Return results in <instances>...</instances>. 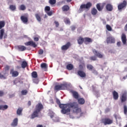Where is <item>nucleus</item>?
I'll use <instances>...</instances> for the list:
<instances>
[{
    "label": "nucleus",
    "instance_id": "obj_59",
    "mask_svg": "<svg viewBox=\"0 0 127 127\" xmlns=\"http://www.w3.org/2000/svg\"><path fill=\"white\" fill-rule=\"evenodd\" d=\"M28 106H31V101H29L28 102Z\"/></svg>",
    "mask_w": 127,
    "mask_h": 127
},
{
    "label": "nucleus",
    "instance_id": "obj_52",
    "mask_svg": "<svg viewBox=\"0 0 127 127\" xmlns=\"http://www.w3.org/2000/svg\"><path fill=\"white\" fill-rule=\"evenodd\" d=\"M79 67L80 70H84V67H83V65L80 64Z\"/></svg>",
    "mask_w": 127,
    "mask_h": 127
},
{
    "label": "nucleus",
    "instance_id": "obj_39",
    "mask_svg": "<svg viewBox=\"0 0 127 127\" xmlns=\"http://www.w3.org/2000/svg\"><path fill=\"white\" fill-rule=\"evenodd\" d=\"M124 113L125 115H127V106L126 104L124 105Z\"/></svg>",
    "mask_w": 127,
    "mask_h": 127
},
{
    "label": "nucleus",
    "instance_id": "obj_33",
    "mask_svg": "<svg viewBox=\"0 0 127 127\" xmlns=\"http://www.w3.org/2000/svg\"><path fill=\"white\" fill-rule=\"evenodd\" d=\"M86 42H88L89 43H91L93 42V40H92V39L88 37L84 38V43H86Z\"/></svg>",
    "mask_w": 127,
    "mask_h": 127
},
{
    "label": "nucleus",
    "instance_id": "obj_21",
    "mask_svg": "<svg viewBox=\"0 0 127 127\" xmlns=\"http://www.w3.org/2000/svg\"><path fill=\"white\" fill-rule=\"evenodd\" d=\"M18 123V119L17 118H15L12 123L11 124V127H16Z\"/></svg>",
    "mask_w": 127,
    "mask_h": 127
},
{
    "label": "nucleus",
    "instance_id": "obj_35",
    "mask_svg": "<svg viewBox=\"0 0 127 127\" xmlns=\"http://www.w3.org/2000/svg\"><path fill=\"white\" fill-rule=\"evenodd\" d=\"M19 10H25L26 9V7L25 6V5L21 4L19 7Z\"/></svg>",
    "mask_w": 127,
    "mask_h": 127
},
{
    "label": "nucleus",
    "instance_id": "obj_6",
    "mask_svg": "<svg viewBox=\"0 0 127 127\" xmlns=\"http://www.w3.org/2000/svg\"><path fill=\"white\" fill-rule=\"evenodd\" d=\"M106 42L107 44H112L113 43H115L116 39L114 37L112 36H110L108 37L106 39Z\"/></svg>",
    "mask_w": 127,
    "mask_h": 127
},
{
    "label": "nucleus",
    "instance_id": "obj_50",
    "mask_svg": "<svg viewBox=\"0 0 127 127\" xmlns=\"http://www.w3.org/2000/svg\"><path fill=\"white\" fill-rule=\"evenodd\" d=\"M4 70L5 71H8L9 70V66L6 65L4 67Z\"/></svg>",
    "mask_w": 127,
    "mask_h": 127
},
{
    "label": "nucleus",
    "instance_id": "obj_25",
    "mask_svg": "<svg viewBox=\"0 0 127 127\" xmlns=\"http://www.w3.org/2000/svg\"><path fill=\"white\" fill-rule=\"evenodd\" d=\"M70 9V7L68 5H64L62 7L63 11H68Z\"/></svg>",
    "mask_w": 127,
    "mask_h": 127
},
{
    "label": "nucleus",
    "instance_id": "obj_31",
    "mask_svg": "<svg viewBox=\"0 0 127 127\" xmlns=\"http://www.w3.org/2000/svg\"><path fill=\"white\" fill-rule=\"evenodd\" d=\"M86 68L89 71H92V70H94V66L92 64H87Z\"/></svg>",
    "mask_w": 127,
    "mask_h": 127
},
{
    "label": "nucleus",
    "instance_id": "obj_37",
    "mask_svg": "<svg viewBox=\"0 0 127 127\" xmlns=\"http://www.w3.org/2000/svg\"><path fill=\"white\" fill-rule=\"evenodd\" d=\"M9 9L12 11H14L16 9V6L15 5H10L9 6Z\"/></svg>",
    "mask_w": 127,
    "mask_h": 127
},
{
    "label": "nucleus",
    "instance_id": "obj_10",
    "mask_svg": "<svg viewBox=\"0 0 127 127\" xmlns=\"http://www.w3.org/2000/svg\"><path fill=\"white\" fill-rule=\"evenodd\" d=\"M25 45H26V46H32V47H34V48L37 47V45H36V43L33 42V41H30L25 43Z\"/></svg>",
    "mask_w": 127,
    "mask_h": 127
},
{
    "label": "nucleus",
    "instance_id": "obj_15",
    "mask_svg": "<svg viewBox=\"0 0 127 127\" xmlns=\"http://www.w3.org/2000/svg\"><path fill=\"white\" fill-rule=\"evenodd\" d=\"M20 19L23 23H27L28 22V17L26 16H21Z\"/></svg>",
    "mask_w": 127,
    "mask_h": 127
},
{
    "label": "nucleus",
    "instance_id": "obj_32",
    "mask_svg": "<svg viewBox=\"0 0 127 127\" xmlns=\"http://www.w3.org/2000/svg\"><path fill=\"white\" fill-rule=\"evenodd\" d=\"M78 102L80 105H84L85 104V99L83 98H79L78 99Z\"/></svg>",
    "mask_w": 127,
    "mask_h": 127
},
{
    "label": "nucleus",
    "instance_id": "obj_29",
    "mask_svg": "<svg viewBox=\"0 0 127 127\" xmlns=\"http://www.w3.org/2000/svg\"><path fill=\"white\" fill-rule=\"evenodd\" d=\"M113 116L114 117L116 121H118V120H121V119H122L119 113L114 114Z\"/></svg>",
    "mask_w": 127,
    "mask_h": 127
},
{
    "label": "nucleus",
    "instance_id": "obj_38",
    "mask_svg": "<svg viewBox=\"0 0 127 127\" xmlns=\"http://www.w3.org/2000/svg\"><path fill=\"white\" fill-rule=\"evenodd\" d=\"M42 69H47V64L46 63H42L41 64Z\"/></svg>",
    "mask_w": 127,
    "mask_h": 127
},
{
    "label": "nucleus",
    "instance_id": "obj_17",
    "mask_svg": "<svg viewBox=\"0 0 127 127\" xmlns=\"http://www.w3.org/2000/svg\"><path fill=\"white\" fill-rule=\"evenodd\" d=\"M16 48L19 50V51H24L26 50V47L24 46L19 45L16 47Z\"/></svg>",
    "mask_w": 127,
    "mask_h": 127
},
{
    "label": "nucleus",
    "instance_id": "obj_30",
    "mask_svg": "<svg viewBox=\"0 0 127 127\" xmlns=\"http://www.w3.org/2000/svg\"><path fill=\"white\" fill-rule=\"evenodd\" d=\"M35 16L38 21H39V22L41 21V17H40V14L36 13L35 14Z\"/></svg>",
    "mask_w": 127,
    "mask_h": 127
},
{
    "label": "nucleus",
    "instance_id": "obj_13",
    "mask_svg": "<svg viewBox=\"0 0 127 127\" xmlns=\"http://www.w3.org/2000/svg\"><path fill=\"white\" fill-rule=\"evenodd\" d=\"M71 46V43L70 42H68L65 45H63L61 49L63 51L67 50V49H69V48Z\"/></svg>",
    "mask_w": 127,
    "mask_h": 127
},
{
    "label": "nucleus",
    "instance_id": "obj_60",
    "mask_svg": "<svg viewBox=\"0 0 127 127\" xmlns=\"http://www.w3.org/2000/svg\"><path fill=\"white\" fill-rule=\"evenodd\" d=\"M1 110L2 111H3L2 105H0V110Z\"/></svg>",
    "mask_w": 127,
    "mask_h": 127
},
{
    "label": "nucleus",
    "instance_id": "obj_53",
    "mask_svg": "<svg viewBox=\"0 0 127 127\" xmlns=\"http://www.w3.org/2000/svg\"><path fill=\"white\" fill-rule=\"evenodd\" d=\"M0 78L5 79V77H4V76H3V75L1 74V73H0Z\"/></svg>",
    "mask_w": 127,
    "mask_h": 127
},
{
    "label": "nucleus",
    "instance_id": "obj_18",
    "mask_svg": "<svg viewBox=\"0 0 127 127\" xmlns=\"http://www.w3.org/2000/svg\"><path fill=\"white\" fill-rule=\"evenodd\" d=\"M70 92L72 94V96L74 99H76V100L79 99V94H78V92L73 90L70 91Z\"/></svg>",
    "mask_w": 127,
    "mask_h": 127
},
{
    "label": "nucleus",
    "instance_id": "obj_46",
    "mask_svg": "<svg viewBox=\"0 0 127 127\" xmlns=\"http://www.w3.org/2000/svg\"><path fill=\"white\" fill-rule=\"evenodd\" d=\"M44 52V51H43V50L42 49H40L38 52V54L39 55H42V54H43V53Z\"/></svg>",
    "mask_w": 127,
    "mask_h": 127
},
{
    "label": "nucleus",
    "instance_id": "obj_48",
    "mask_svg": "<svg viewBox=\"0 0 127 127\" xmlns=\"http://www.w3.org/2000/svg\"><path fill=\"white\" fill-rule=\"evenodd\" d=\"M2 108H3V111H4L5 110H7V109L8 108V106L6 105H2Z\"/></svg>",
    "mask_w": 127,
    "mask_h": 127
},
{
    "label": "nucleus",
    "instance_id": "obj_23",
    "mask_svg": "<svg viewBox=\"0 0 127 127\" xmlns=\"http://www.w3.org/2000/svg\"><path fill=\"white\" fill-rule=\"evenodd\" d=\"M21 68L23 69H25L26 67H28V64L26 61H23L21 63Z\"/></svg>",
    "mask_w": 127,
    "mask_h": 127
},
{
    "label": "nucleus",
    "instance_id": "obj_57",
    "mask_svg": "<svg viewBox=\"0 0 127 127\" xmlns=\"http://www.w3.org/2000/svg\"><path fill=\"white\" fill-rule=\"evenodd\" d=\"M48 15H49V16H51V15H52V11H50L48 12Z\"/></svg>",
    "mask_w": 127,
    "mask_h": 127
},
{
    "label": "nucleus",
    "instance_id": "obj_56",
    "mask_svg": "<svg viewBox=\"0 0 127 127\" xmlns=\"http://www.w3.org/2000/svg\"><path fill=\"white\" fill-rule=\"evenodd\" d=\"M121 44H122V42H118L117 43V46H118L119 47H120L121 46Z\"/></svg>",
    "mask_w": 127,
    "mask_h": 127
},
{
    "label": "nucleus",
    "instance_id": "obj_20",
    "mask_svg": "<svg viewBox=\"0 0 127 127\" xmlns=\"http://www.w3.org/2000/svg\"><path fill=\"white\" fill-rule=\"evenodd\" d=\"M112 94L113 96V99H114V100H117L119 99V93L117 92V91H114L112 92Z\"/></svg>",
    "mask_w": 127,
    "mask_h": 127
},
{
    "label": "nucleus",
    "instance_id": "obj_14",
    "mask_svg": "<svg viewBox=\"0 0 127 127\" xmlns=\"http://www.w3.org/2000/svg\"><path fill=\"white\" fill-rule=\"evenodd\" d=\"M10 74L12 75V77H17L19 75L18 71L14 70L13 69H11L10 71Z\"/></svg>",
    "mask_w": 127,
    "mask_h": 127
},
{
    "label": "nucleus",
    "instance_id": "obj_45",
    "mask_svg": "<svg viewBox=\"0 0 127 127\" xmlns=\"http://www.w3.org/2000/svg\"><path fill=\"white\" fill-rule=\"evenodd\" d=\"M49 2L50 4H55L56 3V0H50Z\"/></svg>",
    "mask_w": 127,
    "mask_h": 127
},
{
    "label": "nucleus",
    "instance_id": "obj_47",
    "mask_svg": "<svg viewBox=\"0 0 127 127\" xmlns=\"http://www.w3.org/2000/svg\"><path fill=\"white\" fill-rule=\"evenodd\" d=\"M45 11H50V7L49 6H46L45 8Z\"/></svg>",
    "mask_w": 127,
    "mask_h": 127
},
{
    "label": "nucleus",
    "instance_id": "obj_3",
    "mask_svg": "<svg viewBox=\"0 0 127 127\" xmlns=\"http://www.w3.org/2000/svg\"><path fill=\"white\" fill-rule=\"evenodd\" d=\"M67 89V84H61L55 86V91H61V90H66Z\"/></svg>",
    "mask_w": 127,
    "mask_h": 127
},
{
    "label": "nucleus",
    "instance_id": "obj_11",
    "mask_svg": "<svg viewBox=\"0 0 127 127\" xmlns=\"http://www.w3.org/2000/svg\"><path fill=\"white\" fill-rule=\"evenodd\" d=\"M127 91H125L122 95L121 97L120 98V100L121 101V103H125L127 100Z\"/></svg>",
    "mask_w": 127,
    "mask_h": 127
},
{
    "label": "nucleus",
    "instance_id": "obj_54",
    "mask_svg": "<svg viewBox=\"0 0 127 127\" xmlns=\"http://www.w3.org/2000/svg\"><path fill=\"white\" fill-rule=\"evenodd\" d=\"M34 41H38L39 40V38H38V37H35L34 38Z\"/></svg>",
    "mask_w": 127,
    "mask_h": 127
},
{
    "label": "nucleus",
    "instance_id": "obj_64",
    "mask_svg": "<svg viewBox=\"0 0 127 127\" xmlns=\"http://www.w3.org/2000/svg\"><path fill=\"white\" fill-rule=\"evenodd\" d=\"M70 119H74V116H72L71 115H69Z\"/></svg>",
    "mask_w": 127,
    "mask_h": 127
},
{
    "label": "nucleus",
    "instance_id": "obj_7",
    "mask_svg": "<svg viewBox=\"0 0 127 127\" xmlns=\"http://www.w3.org/2000/svg\"><path fill=\"white\" fill-rule=\"evenodd\" d=\"M2 38H4V39L7 38V33L4 32V29H1L0 30V40H1Z\"/></svg>",
    "mask_w": 127,
    "mask_h": 127
},
{
    "label": "nucleus",
    "instance_id": "obj_24",
    "mask_svg": "<svg viewBox=\"0 0 127 127\" xmlns=\"http://www.w3.org/2000/svg\"><path fill=\"white\" fill-rule=\"evenodd\" d=\"M23 111V108L19 107L18 108L16 111V114L18 116H21L22 114V111Z\"/></svg>",
    "mask_w": 127,
    "mask_h": 127
},
{
    "label": "nucleus",
    "instance_id": "obj_28",
    "mask_svg": "<svg viewBox=\"0 0 127 127\" xmlns=\"http://www.w3.org/2000/svg\"><path fill=\"white\" fill-rule=\"evenodd\" d=\"M73 68H74V66L73 65V64H68L66 65V69L69 71H71V70H73Z\"/></svg>",
    "mask_w": 127,
    "mask_h": 127
},
{
    "label": "nucleus",
    "instance_id": "obj_9",
    "mask_svg": "<svg viewBox=\"0 0 127 127\" xmlns=\"http://www.w3.org/2000/svg\"><path fill=\"white\" fill-rule=\"evenodd\" d=\"M92 52L94 55L96 56V57H98V58H103L104 57V55L102 54V53L98 52V51L94 49L92 50Z\"/></svg>",
    "mask_w": 127,
    "mask_h": 127
},
{
    "label": "nucleus",
    "instance_id": "obj_62",
    "mask_svg": "<svg viewBox=\"0 0 127 127\" xmlns=\"http://www.w3.org/2000/svg\"><path fill=\"white\" fill-rule=\"evenodd\" d=\"M126 79H127V74L126 76L123 77V80H126Z\"/></svg>",
    "mask_w": 127,
    "mask_h": 127
},
{
    "label": "nucleus",
    "instance_id": "obj_49",
    "mask_svg": "<svg viewBox=\"0 0 127 127\" xmlns=\"http://www.w3.org/2000/svg\"><path fill=\"white\" fill-rule=\"evenodd\" d=\"M54 23L56 24V27H58L59 26V22L57 21H55Z\"/></svg>",
    "mask_w": 127,
    "mask_h": 127
},
{
    "label": "nucleus",
    "instance_id": "obj_43",
    "mask_svg": "<svg viewBox=\"0 0 127 127\" xmlns=\"http://www.w3.org/2000/svg\"><path fill=\"white\" fill-rule=\"evenodd\" d=\"M28 93V91H27L26 90H23L21 91V94L23 96H25Z\"/></svg>",
    "mask_w": 127,
    "mask_h": 127
},
{
    "label": "nucleus",
    "instance_id": "obj_2",
    "mask_svg": "<svg viewBox=\"0 0 127 127\" xmlns=\"http://www.w3.org/2000/svg\"><path fill=\"white\" fill-rule=\"evenodd\" d=\"M44 109L43 105L41 103H38L36 105L35 110L33 112L31 115L30 119L33 120L35 118H38L39 117V113Z\"/></svg>",
    "mask_w": 127,
    "mask_h": 127
},
{
    "label": "nucleus",
    "instance_id": "obj_4",
    "mask_svg": "<svg viewBox=\"0 0 127 127\" xmlns=\"http://www.w3.org/2000/svg\"><path fill=\"white\" fill-rule=\"evenodd\" d=\"M102 124H103L104 126H107L108 125H112L113 124V120L109 118H104L101 120Z\"/></svg>",
    "mask_w": 127,
    "mask_h": 127
},
{
    "label": "nucleus",
    "instance_id": "obj_19",
    "mask_svg": "<svg viewBox=\"0 0 127 127\" xmlns=\"http://www.w3.org/2000/svg\"><path fill=\"white\" fill-rule=\"evenodd\" d=\"M77 74L81 78H85V77H86V73L82 70H78L77 72Z\"/></svg>",
    "mask_w": 127,
    "mask_h": 127
},
{
    "label": "nucleus",
    "instance_id": "obj_27",
    "mask_svg": "<svg viewBox=\"0 0 127 127\" xmlns=\"http://www.w3.org/2000/svg\"><path fill=\"white\" fill-rule=\"evenodd\" d=\"M91 13L92 15H96L97 13H98V10L96 8H93L91 9Z\"/></svg>",
    "mask_w": 127,
    "mask_h": 127
},
{
    "label": "nucleus",
    "instance_id": "obj_44",
    "mask_svg": "<svg viewBox=\"0 0 127 127\" xmlns=\"http://www.w3.org/2000/svg\"><path fill=\"white\" fill-rule=\"evenodd\" d=\"M106 28L108 31H112V27L110 25H106Z\"/></svg>",
    "mask_w": 127,
    "mask_h": 127
},
{
    "label": "nucleus",
    "instance_id": "obj_63",
    "mask_svg": "<svg viewBox=\"0 0 127 127\" xmlns=\"http://www.w3.org/2000/svg\"><path fill=\"white\" fill-rule=\"evenodd\" d=\"M20 68H21V66H16L17 69H20Z\"/></svg>",
    "mask_w": 127,
    "mask_h": 127
},
{
    "label": "nucleus",
    "instance_id": "obj_61",
    "mask_svg": "<svg viewBox=\"0 0 127 127\" xmlns=\"http://www.w3.org/2000/svg\"><path fill=\"white\" fill-rule=\"evenodd\" d=\"M37 127H43V126L41 125H38L37 126Z\"/></svg>",
    "mask_w": 127,
    "mask_h": 127
},
{
    "label": "nucleus",
    "instance_id": "obj_8",
    "mask_svg": "<svg viewBox=\"0 0 127 127\" xmlns=\"http://www.w3.org/2000/svg\"><path fill=\"white\" fill-rule=\"evenodd\" d=\"M106 5V3H99L96 4V8L98 11H102Z\"/></svg>",
    "mask_w": 127,
    "mask_h": 127
},
{
    "label": "nucleus",
    "instance_id": "obj_51",
    "mask_svg": "<svg viewBox=\"0 0 127 127\" xmlns=\"http://www.w3.org/2000/svg\"><path fill=\"white\" fill-rule=\"evenodd\" d=\"M4 95V92L3 91H0V97H2Z\"/></svg>",
    "mask_w": 127,
    "mask_h": 127
},
{
    "label": "nucleus",
    "instance_id": "obj_34",
    "mask_svg": "<svg viewBox=\"0 0 127 127\" xmlns=\"http://www.w3.org/2000/svg\"><path fill=\"white\" fill-rule=\"evenodd\" d=\"M32 78H36L38 77V75H37V72L36 71H33L31 73Z\"/></svg>",
    "mask_w": 127,
    "mask_h": 127
},
{
    "label": "nucleus",
    "instance_id": "obj_26",
    "mask_svg": "<svg viewBox=\"0 0 127 127\" xmlns=\"http://www.w3.org/2000/svg\"><path fill=\"white\" fill-rule=\"evenodd\" d=\"M106 9L108 11H112L113 10V5L111 4H107L106 5Z\"/></svg>",
    "mask_w": 127,
    "mask_h": 127
},
{
    "label": "nucleus",
    "instance_id": "obj_55",
    "mask_svg": "<svg viewBox=\"0 0 127 127\" xmlns=\"http://www.w3.org/2000/svg\"><path fill=\"white\" fill-rule=\"evenodd\" d=\"M33 82H34V83H38V82H39V80H38V79H33Z\"/></svg>",
    "mask_w": 127,
    "mask_h": 127
},
{
    "label": "nucleus",
    "instance_id": "obj_16",
    "mask_svg": "<svg viewBox=\"0 0 127 127\" xmlns=\"http://www.w3.org/2000/svg\"><path fill=\"white\" fill-rule=\"evenodd\" d=\"M121 39L124 45H126L127 44V35L125 33L122 34Z\"/></svg>",
    "mask_w": 127,
    "mask_h": 127
},
{
    "label": "nucleus",
    "instance_id": "obj_5",
    "mask_svg": "<svg viewBox=\"0 0 127 127\" xmlns=\"http://www.w3.org/2000/svg\"><path fill=\"white\" fill-rule=\"evenodd\" d=\"M92 3L88 2L86 4H81L80 6L79 10L85 8V9H90L91 6H92Z\"/></svg>",
    "mask_w": 127,
    "mask_h": 127
},
{
    "label": "nucleus",
    "instance_id": "obj_22",
    "mask_svg": "<svg viewBox=\"0 0 127 127\" xmlns=\"http://www.w3.org/2000/svg\"><path fill=\"white\" fill-rule=\"evenodd\" d=\"M84 41H85V38H83L82 37H79L77 39V43L79 45H82V44L84 43Z\"/></svg>",
    "mask_w": 127,
    "mask_h": 127
},
{
    "label": "nucleus",
    "instance_id": "obj_36",
    "mask_svg": "<svg viewBox=\"0 0 127 127\" xmlns=\"http://www.w3.org/2000/svg\"><path fill=\"white\" fill-rule=\"evenodd\" d=\"M4 25H5L4 21H0V29H1L2 27H4Z\"/></svg>",
    "mask_w": 127,
    "mask_h": 127
},
{
    "label": "nucleus",
    "instance_id": "obj_41",
    "mask_svg": "<svg viewBox=\"0 0 127 127\" xmlns=\"http://www.w3.org/2000/svg\"><path fill=\"white\" fill-rule=\"evenodd\" d=\"M90 60L91 61H97V57L96 56H91L89 58Z\"/></svg>",
    "mask_w": 127,
    "mask_h": 127
},
{
    "label": "nucleus",
    "instance_id": "obj_12",
    "mask_svg": "<svg viewBox=\"0 0 127 127\" xmlns=\"http://www.w3.org/2000/svg\"><path fill=\"white\" fill-rule=\"evenodd\" d=\"M127 1L124 0L123 2L118 5V9L121 10L124 8V7H127Z\"/></svg>",
    "mask_w": 127,
    "mask_h": 127
},
{
    "label": "nucleus",
    "instance_id": "obj_58",
    "mask_svg": "<svg viewBox=\"0 0 127 127\" xmlns=\"http://www.w3.org/2000/svg\"><path fill=\"white\" fill-rule=\"evenodd\" d=\"M71 28V30L72 31H74V30H75V29H76V27L75 26H72Z\"/></svg>",
    "mask_w": 127,
    "mask_h": 127
},
{
    "label": "nucleus",
    "instance_id": "obj_42",
    "mask_svg": "<svg viewBox=\"0 0 127 127\" xmlns=\"http://www.w3.org/2000/svg\"><path fill=\"white\" fill-rule=\"evenodd\" d=\"M64 21L66 24H70V19H69V18L64 19Z\"/></svg>",
    "mask_w": 127,
    "mask_h": 127
},
{
    "label": "nucleus",
    "instance_id": "obj_1",
    "mask_svg": "<svg viewBox=\"0 0 127 127\" xmlns=\"http://www.w3.org/2000/svg\"><path fill=\"white\" fill-rule=\"evenodd\" d=\"M57 103L59 105L61 110L62 114L64 115H70L71 109L74 114H79L82 112L81 108L79 107V105L75 102H70L65 104H61L59 99L57 100Z\"/></svg>",
    "mask_w": 127,
    "mask_h": 127
},
{
    "label": "nucleus",
    "instance_id": "obj_40",
    "mask_svg": "<svg viewBox=\"0 0 127 127\" xmlns=\"http://www.w3.org/2000/svg\"><path fill=\"white\" fill-rule=\"evenodd\" d=\"M49 116L50 117L51 119L53 118L54 117V112L52 111H50L49 113Z\"/></svg>",
    "mask_w": 127,
    "mask_h": 127
}]
</instances>
